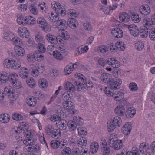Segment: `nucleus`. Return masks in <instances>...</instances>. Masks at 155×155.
<instances>
[{
	"instance_id": "52",
	"label": "nucleus",
	"mask_w": 155,
	"mask_h": 155,
	"mask_svg": "<svg viewBox=\"0 0 155 155\" xmlns=\"http://www.w3.org/2000/svg\"><path fill=\"white\" fill-rule=\"evenodd\" d=\"M135 46L137 50H141L144 48L143 43L141 40L138 41L135 43Z\"/></svg>"
},
{
	"instance_id": "35",
	"label": "nucleus",
	"mask_w": 155,
	"mask_h": 155,
	"mask_svg": "<svg viewBox=\"0 0 155 155\" xmlns=\"http://www.w3.org/2000/svg\"><path fill=\"white\" fill-rule=\"evenodd\" d=\"M65 88L68 92H74L75 89V86L69 82L66 83L65 86Z\"/></svg>"
},
{
	"instance_id": "45",
	"label": "nucleus",
	"mask_w": 155,
	"mask_h": 155,
	"mask_svg": "<svg viewBox=\"0 0 155 155\" xmlns=\"http://www.w3.org/2000/svg\"><path fill=\"white\" fill-rule=\"evenodd\" d=\"M73 120L77 126H82L84 124L83 120L78 116L74 117Z\"/></svg>"
},
{
	"instance_id": "56",
	"label": "nucleus",
	"mask_w": 155,
	"mask_h": 155,
	"mask_svg": "<svg viewBox=\"0 0 155 155\" xmlns=\"http://www.w3.org/2000/svg\"><path fill=\"white\" fill-rule=\"evenodd\" d=\"M47 50L48 53L51 55L54 54L56 51L55 50V47L53 45L48 46L47 47Z\"/></svg>"
},
{
	"instance_id": "47",
	"label": "nucleus",
	"mask_w": 155,
	"mask_h": 155,
	"mask_svg": "<svg viewBox=\"0 0 155 155\" xmlns=\"http://www.w3.org/2000/svg\"><path fill=\"white\" fill-rule=\"evenodd\" d=\"M67 126L71 131H74L76 128L77 125L74 121L70 120L67 123Z\"/></svg>"
},
{
	"instance_id": "59",
	"label": "nucleus",
	"mask_w": 155,
	"mask_h": 155,
	"mask_svg": "<svg viewBox=\"0 0 155 155\" xmlns=\"http://www.w3.org/2000/svg\"><path fill=\"white\" fill-rule=\"evenodd\" d=\"M12 118L16 121H20L23 119L22 116L18 113L13 114L12 115Z\"/></svg>"
},
{
	"instance_id": "28",
	"label": "nucleus",
	"mask_w": 155,
	"mask_h": 155,
	"mask_svg": "<svg viewBox=\"0 0 155 155\" xmlns=\"http://www.w3.org/2000/svg\"><path fill=\"white\" fill-rule=\"evenodd\" d=\"M9 79L8 75L6 72H2L0 74V81L2 83H5Z\"/></svg>"
},
{
	"instance_id": "36",
	"label": "nucleus",
	"mask_w": 155,
	"mask_h": 155,
	"mask_svg": "<svg viewBox=\"0 0 155 155\" xmlns=\"http://www.w3.org/2000/svg\"><path fill=\"white\" fill-rule=\"evenodd\" d=\"M61 133L59 129H55L54 130L50 135L53 138L57 139L61 136Z\"/></svg>"
},
{
	"instance_id": "40",
	"label": "nucleus",
	"mask_w": 155,
	"mask_h": 155,
	"mask_svg": "<svg viewBox=\"0 0 155 155\" xmlns=\"http://www.w3.org/2000/svg\"><path fill=\"white\" fill-rule=\"evenodd\" d=\"M87 140L84 137H81L79 138L78 141V146L80 147H84L87 144Z\"/></svg>"
},
{
	"instance_id": "17",
	"label": "nucleus",
	"mask_w": 155,
	"mask_h": 155,
	"mask_svg": "<svg viewBox=\"0 0 155 155\" xmlns=\"http://www.w3.org/2000/svg\"><path fill=\"white\" fill-rule=\"evenodd\" d=\"M107 62V64L114 68H118L120 65V62L113 58H108Z\"/></svg>"
},
{
	"instance_id": "22",
	"label": "nucleus",
	"mask_w": 155,
	"mask_h": 155,
	"mask_svg": "<svg viewBox=\"0 0 155 155\" xmlns=\"http://www.w3.org/2000/svg\"><path fill=\"white\" fill-rule=\"evenodd\" d=\"M58 33L61 40H68L70 37L69 34L67 31L65 30H59Z\"/></svg>"
},
{
	"instance_id": "46",
	"label": "nucleus",
	"mask_w": 155,
	"mask_h": 155,
	"mask_svg": "<svg viewBox=\"0 0 155 155\" xmlns=\"http://www.w3.org/2000/svg\"><path fill=\"white\" fill-rule=\"evenodd\" d=\"M72 67H74V66H73L72 63L69 64L66 67L64 70V73L66 75H68L71 73L73 70Z\"/></svg>"
},
{
	"instance_id": "5",
	"label": "nucleus",
	"mask_w": 155,
	"mask_h": 155,
	"mask_svg": "<svg viewBox=\"0 0 155 155\" xmlns=\"http://www.w3.org/2000/svg\"><path fill=\"white\" fill-rule=\"evenodd\" d=\"M3 64L5 68H11L14 69H18L21 66L20 63L16 64L15 61L11 58H7L4 60Z\"/></svg>"
},
{
	"instance_id": "12",
	"label": "nucleus",
	"mask_w": 155,
	"mask_h": 155,
	"mask_svg": "<svg viewBox=\"0 0 155 155\" xmlns=\"http://www.w3.org/2000/svg\"><path fill=\"white\" fill-rule=\"evenodd\" d=\"M56 125L60 130H63L66 129L67 126V123L64 119L60 120L57 121L56 124Z\"/></svg>"
},
{
	"instance_id": "27",
	"label": "nucleus",
	"mask_w": 155,
	"mask_h": 155,
	"mask_svg": "<svg viewBox=\"0 0 155 155\" xmlns=\"http://www.w3.org/2000/svg\"><path fill=\"white\" fill-rule=\"evenodd\" d=\"M124 97L123 93L120 91H116L114 92L113 98L116 101H119Z\"/></svg>"
},
{
	"instance_id": "44",
	"label": "nucleus",
	"mask_w": 155,
	"mask_h": 155,
	"mask_svg": "<svg viewBox=\"0 0 155 155\" xmlns=\"http://www.w3.org/2000/svg\"><path fill=\"white\" fill-rule=\"evenodd\" d=\"M22 129L21 127H16L13 128L11 131V134L13 136L16 137V135L22 133Z\"/></svg>"
},
{
	"instance_id": "53",
	"label": "nucleus",
	"mask_w": 155,
	"mask_h": 155,
	"mask_svg": "<svg viewBox=\"0 0 155 155\" xmlns=\"http://www.w3.org/2000/svg\"><path fill=\"white\" fill-rule=\"evenodd\" d=\"M14 37V34L11 32L5 33L4 34V38L8 41H12Z\"/></svg>"
},
{
	"instance_id": "61",
	"label": "nucleus",
	"mask_w": 155,
	"mask_h": 155,
	"mask_svg": "<svg viewBox=\"0 0 155 155\" xmlns=\"http://www.w3.org/2000/svg\"><path fill=\"white\" fill-rule=\"evenodd\" d=\"M116 46L119 50L123 51L124 50L125 47L124 43L122 41L117 42L116 43Z\"/></svg>"
},
{
	"instance_id": "15",
	"label": "nucleus",
	"mask_w": 155,
	"mask_h": 155,
	"mask_svg": "<svg viewBox=\"0 0 155 155\" xmlns=\"http://www.w3.org/2000/svg\"><path fill=\"white\" fill-rule=\"evenodd\" d=\"M128 28L131 34L134 36H137L139 33L137 27L134 24L128 26Z\"/></svg>"
},
{
	"instance_id": "21",
	"label": "nucleus",
	"mask_w": 155,
	"mask_h": 155,
	"mask_svg": "<svg viewBox=\"0 0 155 155\" xmlns=\"http://www.w3.org/2000/svg\"><path fill=\"white\" fill-rule=\"evenodd\" d=\"M28 70L26 68L23 67L20 68L19 72V75L21 78L25 79L28 76Z\"/></svg>"
},
{
	"instance_id": "14",
	"label": "nucleus",
	"mask_w": 155,
	"mask_h": 155,
	"mask_svg": "<svg viewBox=\"0 0 155 155\" xmlns=\"http://www.w3.org/2000/svg\"><path fill=\"white\" fill-rule=\"evenodd\" d=\"M48 41L54 45L57 44L58 42L57 37L51 33L47 34L45 36Z\"/></svg>"
},
{
	"instance_id": "4",
	"label": "nucleus",
	"mask_w": 155,
	"mask_h": 155,
	"mask_svg": "<svg viewBox=\"0 0 155 155\" xmlns=\"http://www.w3.org/2000/svg\"><path fill=\"white\" fill-rule=\"evenodd\" d=\"M117 136L115 134H113L110 137L109 144L114 149L118 150L122 146V140H117L116 137H113L114 136L116 137Z\"/></svg>"
},
{
	"instance_id": "50",
	"label": "nucleus",
	"mask_w": 155,
	"mask_h": 155,
	"mask_svg": "<svg viewBox=\"0 0 155 155\" xmlns=\"http://www.w3.org/2000/svg\"><path fill=\"white\" fill-rule=\"evenodd\" d=\"M16 54L19 56H22L25 53V51L24 49L21 47H18L15 50Z\"/></svg>"
},
{
	"instance_id": "24",
	"label": "nucleus",
	"mask_w": 155,
	"mask_h": 155,
	"mask_svg": "<svg viewBox=\"0 0 155 155\" xmlns=\"http://www.w3.org/2000/svg\"><path fill=\"white\" fill-rule=\"evenodd\" d=\"M24 21L27 24L31 25H34L36 22L35 19L31 16H28L25 17Z\"/></svg>"
},
{
	"instance_id": "41",
	"label": "nucleus",
	"mask_w": 155,
	"mask_h": 155,
	"mask_svg": "<svg viewBox=\"0 0 155 155\" xmlns=\"http://www.w3.org/2000/svg\"><path fill=\"white\" fill-rule=\"evenodd\" d=\"M41 52L38 51H36L34 52L35 59L38 61H41L44 59V56Z\"/></svg>"
},
{
	"instance_id": "31",
	"label": "nucleus",
	"mask_w": 155,
	"mask_h": 155,
	"mask_svg": "<svg viewBox=\"0 0 155 155\" xmlns=\"http://www.w3.org/2000/svg\"><path fill=\"white\" fill-rule=\"evenodd\" d=\"M119 18L120 21L122 22H127L130 20V16L127 14L124 13L121 14L119 16Z\"/></svg>"
},
{
	"instance_id": "23",
	"label": "nucleus",
	"mask_w": 155,
	"mask_h": 155,
	"mask_svg": "<svg viewBox=\"0 0 155 155\" xmlns=\"http://www.w3.org/2000/svg\"><path fill=\"white\" fill-rule=\"evenodd\" d=\"M143 24L144 26L147 30H150L153 25H154L151 19L148 18L143 19Z\"/></svg>"
},
{
	"instance_id": "13",
	"label": "nucleus",
	"mask_w": 155,
	"mask_h": 155,
	"mask_svg": "<svg viewBox=\"0 0 155 155\" xmlns=\"http://www.w3.org/2000/svg\"><path fill=\"white\" fill-rule=\"evenodd\" d=\"M132 128V126L130 122L126 123L122 128V133L126 135L129 134Z\"/></svg>"
},
{
	"instance_id": "37",
	"label": "nucleus",
	"mask_w": 155,
	"mask_h": 155,
	"mask_svg": "<svg viewBox=\"0 0 155 155\" xmlns=\"http://www.w3.org/2000/svg\"><path fill=\"white\" fill-rule=\"evenodd\" d=\"M99 145L97 143H93L90 146V152L92 153H96L97 151Z\"/></svg>"
},
{
	"instance_id": "62",
	"label": "nucleus",
	"mask_w": 155,
	"mask_h": 155,
	"mask_svg": "<svg viewBox=\"0 0 155 155\" xmlns=\"http://www.w3.org/2000/svg\"><path fill=\"white\" fill-rule=\"evenodd\" d=\"M68 16L71 17H76L78 15V13L74 10L70 9L68 12Z\"/></svg>"
},
{
	"instance_id": "2",
	"label": "nucleus",
	"mask_w": 155,
	"mask_h": 155,
	"mask_svg": "<svg viewBox=\"0 0 155 155\" xmlns=\"http://www.w3.org/2000/svg\"><path fill=\"white\" fill-rule=\"evenodd\" d=\"M4 91L8 95V98L10 100V104L13 105L15 103L18 97L15 90L11 86H8L5 88Z\"/></svg>"
},
{
	"instance_id": "51",
	"label": "nucleus",
	"mask_w": 155,
	"mask_h": 155,
	"mask_svg": "<svg viewBox=\"0 0 155 155\" xmlns=\"http://www.w3.org/2000/svg\"><path fill=\"white\" fill-rule=\"evenodd\" d=\"M108 51V48L104 45L98 46L97 48V51L99 53L104 54Z\"/></svg>"
},
{
	"instance_id": "57",
	"label": "nucleus",
	"mask_w": 155,
	"mask_h": 155,
	"mask_svg": "<svg viewBox=\"0 0 155 155\" xmlns=\"http://www.w3.org/2000/svg\"><path fill=\"white\" fill-rule=\"evenodd\" d=\"M53 126L51 125H48L45 127V131L46 133L50 135L54 130Z\"/></svg>"
},
{
	"instance_id": "48",
	"label": "nucleus",
	"mask_w": 155,
	"mask_h": 155,
	"mask_svg": "<svg viewBox=\"0 0 155 155\" xmlns=\"http://www.w3.org/2000/svg\"><path fill=\"white\" fill-rule=\"evenodd\" d=\"M12 41L13 44L16 46L19 47V45H21L22 44V40L18 37H15L14 38L13 37Z\"/></svg>"
},
{
	"instance_id": "25",
	"label": "nucleus",
	"mask_w": 155,
	"mask_h": 155,
	"mask_svg": "<svg viewBox=\"0 0 155 155\" xmlns=\"http://www.w3.org/2000/svg\"><path fill=\"white\" fill-rule=\"evenodd\" d=\"M136 110L134 107L127 109L126 111L125 115L127 118H132L135 114Z\"/></svg>"
},
{
	"instance_id": "26",
	"label": "nucleus",
	"mask_w": 155,
	"mask_h": 155,
	"mask_svg": "<svg viewBox=\"0 0 155 155\" xmlns=\"http://www.w3.org/2000/svg\"><path fill=\"white\" fill-rule=\"evenodd\" d=\"M36 140L31 137H27V138L23 141L24 143L27 146L34 145Z\"/></svg>"
},
{
	"instance_id": "42",
	"label": "nucleus",
	"mask_w": 155,
	"mask_h": 155,
	"mask_svg": "<svg viewBox=\"0 0 155 155\" xmlns=\"http://www.w3.org/2000/svg\"><path fill=\"white\" fill-rule=\"evenodd\" d=\"M68 25L70 27L73 29H74L76 28L78 22L76 19L74 18L68 19Z\"/></svg>"
},
{
	"instance_id": "18",
	"label": "nucleus",
	"mask_w": 155,
	"mask_h": 155,
	"mask_svg": "<svg viewBox=\"0 0 155 155\" xmlns=\"http://www.w3.org/2000/svg\"><path fill=\"white\" fill-rule=\"evenodd\" d=\"M115 114L120 116L124 115L125 114V108L122 105H119L117 106L114 109Z\"/></svg>"
},
{
	"instance_id": "30",
	"label": "nucleus",
	"mask_w": 155,
	"mask_h": 155,
	"mask_svg": "<svg viewBox=\"0 0 155 155\" xmlns=\"http://www.w3.org/2000/svg\"><path fill=\"white\" fill-rule=\"evenodd\" d=\"M18 77V75L16 73H13L10 74L9 80L10 82L12 84V85L14 86L16 85L15 84L17 83Z\"/></svg>"
},
{
	"instance_id": "39",
	"label": "nucleus",
	"mask_w": 155,
	"mask_h": 155,
	"mask_svg": "<svg viewBox=\"0 0 155 155\" xmlns=\"http://www.w3.org/2000/svg\"><path fill=\"white\" fill-rule=\"evenodd\" d=\"M10 116L7 114L1 115L0 121L2 123H7L10 120Z\"/></svg>"
},
{
	"instance_id": "64",
	"label": "nucleus",
	"mask_w": 155,
	"mask_h": 155,
	"mask_svg": "<svg viewBox=\"0 0 155 155\" xmlns=\"http://www.w3.org/2000/svg\"><path fill=\"white\" fill-rule=\"evenodd\" d=\"M36 41L38 43H42L44 41V39L42 36L41 34H37L35 37Z\"/></svg>"
},
{
	"instance_id": "19",
	"label": "nucleus",
	"mask_w": 155,
	"mask_h": 155,
	"mask_svg": "<svg viewBox=\"0 0 155 155\" xmlns=\"http://www.w3.org/2000/svg\"><path fill=\"white\" fill-rule=\"evenodd\" d=\"M149 149V144L146 142L141 143L139 146V150L141 154L145 153Z\"/></svg>"
},
{
	"instance_id": "60",
	"label": "nucleus",
	"mask_w": 155,
	"mask_h": 155,
	"mask_svg": "<svg viewBox=\"0 0 155 155\" xmlns=\"http://www.w3.org/2000/svg\"><path fill=\"white\" fill-rule=\"evenodd\" d=\"M149 36L151 40H155V28H152L150 30Z\"/></svg>"
},
{
	"instance_id": "8",
	"label": "nucleus",
	"mask_w": 155,
	"mask_h": 155,
	"mask_svg": "<svg viewBox=\"0 0 155 155\" xmlns=\"http://www.w3.org/2000/svg\"><path fill=\"white\" fill-rule=\"evenodd\" d=\"M31 68L30 71L31 72V74L35 77L37 76L39 73L42 72L44 70L43 67L37 65L36 66L33 65Z\"/></svg>"
},
{
	"instance_id": "34",
	"label": "nucleus",
	"mask_w": 155,
	"mask_h": 155,
	"mask_svg": "<svg viewBox=\"0 0 155 155\" xmlns=\"http://www.w3.org/2000/svg\"><path fill=\"white\" fill-rule=\"evenodd\" d=\"M131 18L134 22L138 23L141 21V16L137 13H134L132 14Z\"/></svg>"
},
{
	"instance_id": "58",
	"label": "nucleus",
	"mask_w": 155,
	"mask_h": 155,
	"mask_svg": "<svg viewBox=\"0 0 155 155\" xmlns=\"http://www.w3.org/2000/svg\"><path fill=\"white\" fill-rule=\"evenodd\" d=\"M37 47L38 48L39 52L42 53H45L46 51V48L42 43L39 42L37 45Z\"/></svg>"
},
{
	"instance_id": "49",
	"label": "nucleus",
	"mask_w": 155,
	"mask_h": 155,
	"mask_svg": "<svg viewBox=\"0 0 155 155\" xmlns=\"http://www.w3.org/2000/svg\"><path fill=\"white\" fill-rule=\"evenodd\" d=\"M38 84L39 87L41 88L46 87L48 85V83L45 79H41L38 80Z\"/></svg>"
},
{
	"instance_id": "10",
	"label": "nucleus",
	"mask_w": 155,
	"mask_h": 155,
	"mask_svg": "<svg viewBox=\"0 0 155 155\" xmlns=\"http://www.w3.org/2000/svg\"><path fill=\"white\" fill-rule=\"evenodd\" d=\"M18 33L20 37L27 38L28 37L29 31L24 26L20 27L18 29Z\"/></svg>"
},
{
	"instance_id": "11",
	"label": "nucleus",
	"mask_w": 155,
	"mask_h": 155,
	"mask_svg": "<svg viewBox=\"0 0 155 155\" xmlns=\"http://www.w3.org/2000/svg\"><path fill=\"white\" fill-rule=\"evenodd\" d=\"M68 24V22L65 20H58L56 23V27L59 30H64L67 28Z\"/></svg>"
},
{
	"instance_id": "3",
	"label": "nucleus",
	"mask_w": 155,
	"mask_h": 155,
	"mask_svg": "<svg viewBox=\"0 0 155 155\" xmlns=\"http://www.w3.org/2000/svg\"><path fill=\"white\" fill-rule=\"evenodd\" d=\"M122 123V119L119 116L115 117L109 123H107V130L109 132L113 131L115 128L120 127Z\"/></svg>"
},
{
	"instance_id": "6",
	"label": "nucleus",
	"mask_w": 155,
	"mask_h": 155,
	"mask_svg": "<svg viewBox=\"0 0 155 155\" xmlns=\"http://www.w3.org/2000/svg\"><path fill=\"white\" fill-rule=\"evenodd\" d=\"M37 23L38 26L41 28L44 32H48L51 31V27L48 25L46 21L43 18H38L37 20Z\"/></svg>"
},
{
	"instance_id": "1",
	"label": "nucleus",
	"mask_w": 155,
	"mask_h": 155,
	"mask_svg": "<svg viewBox=\"0 0 155 155\" xmlns=\"http://www.w3.org/2000/svg\"><path fill=\"white\" fill-rule=\"evenodd\" d=\"M100 78L102 81L107 83L108 86L112 88L119 89L120 88L122 81L120 79L116 78L111 80V76L107 73L102 74Z\"/></svg>"
},
{
	"instance_id": "16",
	"label": "nucleus",
	"mask_w": 155,
	"mask_h": 155,
	"mask_svg": "<svg viewBox=\"0 0 155 155\" xmlns=\"http://www.w3.org/2000/svg\"><path fill=\"white\" fill-rule=\"evenodd\" d=\"M139 11L141 14L146 15H148L150 12V8L148 5H143L140 6Z\"/></svg>"
},
{
	"instance_id": "20",
	"label": "nucleus",
	"mask_w": 155,
	"mask_h": 155,
	"mask_svg": "<svg viewBox=\"0 0 155 155\" xmlns=\"http://www.w3.org/2000/svg\"><path fill=\"white\" fill-rule=\"evenodd\" d=\"M111 34L115 38H119L122 37L123 35L122 30L118 28H115L112 30Z\"/></svg>"
},
{
	"instance_id": "7",
	"label": "nucleus",
	"mask_w": 155,
	"mask_h": 155,
	"mask_svg": "<svg viewBox=\"0 0 155 155\" xmlns=\"http://www.w3.org/2000/svg\"><path fill=\"white\" fill-rule=\"evenodd\" d=\"M77 77L78 79L80 80L84 84L85 89L90 90L93 87L92 82L90 80L87 81L83 75L79 73L78 74Z\"/></svg>"
},
{
	"instance_id": "54",
	"label": "nucleus",
	"mask_w": 155,
	"mask_h": 155,
	"mask_svg": "<svg viewBox=\"0 0 155 155\" xmlns=\"http://www.w3.org/2000/svg\"><path fill=\"white\" fill-rule=\"evenodd\" d=\"M78 135H86L87 134V129L84 127H79L78 128Z\"/></svg>"
},
{
	"instance_id": "63",
	"label": "nucleus",
	"mask_w": 155,
	"mask_h": 155,
	"mask_svg": "<svg viewBox=\"0 0 155 155\" xmlns=\"http://www.w3.org/2000/svg\"><path fill=\"white\" fill-rule=\"evenodd\" d=\"M61 53L59 51H56L53 56L57 59L59 60H61L63 59V57Z\"/></svg>"
},
{
	"instance_id": "32",
	"label": "nucleus",
	"mask_w": 155,
	"mask_h": 155,
	"mask_svg": "<svg viewBox=\"0 0 155 155\" xmlns=\"http://www.w3.org/2000/svg\"><path fill=\"white\" fill-rule=\"evenodd\" d=\"M76 81L74 82V84L76 85L79 91H82L85 88V85L84 83L82 82L80 80Z\"/></svg>"
},
{
	"instance_id": "38",
	"label": "nucleus",
	"mask_w": 155,
	"mask_h": 155,
	"mask_svg": "<svg viewBox=\"0 0 155 155\" xmlns=\"http://www.w3.org/2000/svg\"><path fill=\"white\" fill-rule=\"evenodd\" d=\"M101 149L102 155H109L110 150V147L107 145L102 146L101 148Z\"/></svg>"
},
{
	"instance_id": "33",
	"label": "nucleus",
	"mask_w": 155,
	"mask_h": 155,
	"mask_svg": "<svg viewBox=\"0 0 155 155\" xmlns=\"http://www.w3.org/2000/svg\"><path fill=\"white\" fill-rule=\"evenodd\" d=\"M27 103L30 106H35L36 104V99L34 97L30 96L27 98Z\"/></svg>"
},
{
	"instance_id": "43",
	"label": "nucleus",
	"mask_w": 155,
	"mask_h": 155,
	"mask_svg": "<svg viewBox=\"0 0 155 155\" xmlns=\"http://www.w3.org/2000/svg\"><path fill=\"white\" fill-rule=\"evenodd\" d=\"M109 87H105V89L104 90V91L105 94L108 96H112L113 97L114 93V91L113 89H117L115 88H112L110 86Z\"/></svg>"
},
{
	"instance_id": "55",
	"label": "nucleus",
	"mask_w": 155,
	"mask_h": 155,
	"mask_svg": "<svg viewBox=\"0 0 155 155\" xmlns=\"http://www.w3.org/2000/svg\"><path fill=\"white\" fill-rule=\"evenodd\" d=\"M26 82L27 83L28 85L31 87H33L35 85L36 82L35 81L33 78L31 77H29L28 78Z\"/></svg>"
},
{
	"instance_id": "29",
	"label": "nucleus",
	"mask_w": 155,
	"mask_h": 155,
	"mask_svg": "<svg viewBox=\"0 0 155 155\" xmlns=\"http://www.w3.org/2000/svg\"><path fill=\"white\" fill-rule=\"evenodd\" d=\"M48 19L52 22H55L58 21L59 19V17L56 13L51 12V13L48 15L47 17Z\"/></svg>"
},
{
	"instance_id": "9",
	"label": "nucleus",
	"mask_w": 155,
	"mask_h": 155,
	"mask_svg": "<svg viewBox=\"0 0 155 155\" xmlns=\"http://www.w3.org/2000/svg\"><path fill=\"white\" fill-rule=\"evenodd\" d=\"M64 107L66 109L70 110V113L71 114H74L76 112V110H74V104L71 101H66L63 103Z\"/></svg>"
}]
</instances>
